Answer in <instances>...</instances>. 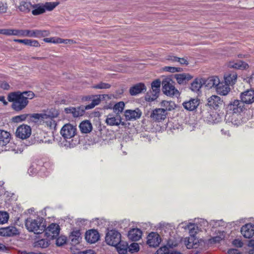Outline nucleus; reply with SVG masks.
Segmentation results:
<instances>
[{
  "label": "nucleus",
  "mask_w": 254,
  "mask_h": 254,
  "mask_svg": "<svg viewBox=\"0 0 254 254\" xmlns=\"http://www.w3.org/2000/svg\"><path fill=\"white\" fill-rule=\"evenodd\" d=\"M25 225L29 232H34L35 234H42L45 230L46 225L40 218H28L25 220Z\"/></svg>",
  "instance_id": "1"
},
{
  "label": "nucleus",
  "mask_w": 254,
  "mask_h": 254,
  "mask_svg": "<svg viewBox=\"0 0 254 254\" xmlns=\"http://www.w3.org/2000/svg\"><path fill=\"white\" fill-rule=\"evenodd\" d=\"M34 93L31 91H17V112L24 109L28 105L29 100L33 99Z\"/></svg>",
  "instance_id": "2"
},
{
  "label": "nucleus",
  "mask_w": 254,
  "mask_h": 254,
  "mask_svg": "<svg viewBox=\"0 0 254 254\" xmlns=\"http://www.w3.org/2000/svg\"><path fill=\"white\" fill-rule=\"evenodd\" d=\"M50 35V32L46 30H17V35L40 38Z\"/></svg>",
  "instance_id": "3"
},
{
  "label": "nucleus",
  "mask_w": 254,
  "mask_h": 254,
  "mask_svg": "<svg viewBox=\"0 0 254 254\" xmlns=\"http://www.w3.org/2000/svg\"><path fill=\"white\" fill-rule=\"evenodd\" d=\"M121 234L116 230L109 231L106 235L105 241L109 245L115 246L120 242Z\"/></svg>",
  "instance_id": "4"
},
{
  "label": "nucleus",
  "mask_w": 254,
  "mask_h": 254,
  "mask_svg": "<svg viewBox=\"0 0 254 254\" xmlns=\"http://www.w3.org/2000/svg\"><path fill=\"white\" fill-rule=\"evenodd\" d=\"M163 90L164 93L168 96L178 95L179 92L176 89L174 82L170 79H165L162 81Z\"/></svg>",
  "instance_id": "5"
},
{
  "label": "nucleus",
  "mask_w": 254,
  "mask_h": 254,
  "mask_svg": "<svg viewBox=\"0 0 254 254\" xmlns=\"http://www.w3.org/2000/svg\"><path fill=\"white\" fill-rule=\"evenodd\" d=\"M76 127L70 124L64 125L61 130V134L65 139L72 138L76 134Z\"/></svg>",
  "instance_id": "6"
},
{
  "label": "nucleus",
  "mask_w": 254,
  "mask_h": 254,
  "mask_svg": "<svg viewBox=\"0 0 254 254\" xmlns=\"http://www.w3.org/2000/svg\"><path fill=\"white\" fill-rule=\"evenodd\" d=\"M105 123L110 126H119L120 125L124 126L125 123L122 121L120 115L109 114L106 119Z\"/></svg>",
  "instance_id": "7"
},
{
  "label": "nucleus",
  "mask_w": 254,
  "mask_h": 254,
  "mask_svg": "<svg viewBox=\"0 0 254 254\" xmlns=\"http://www.w3.org/2000/svg\"><path fill=\"white\" fill-rule=\"evenodd\" d=\"M60 227L56 223H52L47 229L45 228V235L48 238L54 239L57 238L60 233Z\"/></svg>",
  "instance_id": "8"
},
{
  "label": "nucleus",
  "mask_w": 254,
  "mask_h": 254,
  "mask_svg": "<svg viewBox=\"0 0 254 254\" xmlns=\"http://www.w3.org/2000/svg\"><path fill=\"white\" fill-rule=\"evenodd\" d=\"M240 98L243 104H252L254 102V90H247L240 94Z\"/></svg>",
  "instance_id": "9"
},
{
  "label": "nucleus",
  "mask_w": 254,
  "mask_h": 254,
  "mask_svg": "<svg viewBox=\"0 0 254 254\" xmlns=\"http://www.w3.org/2000/svg\"><path fill=\"white\" fill-rule=\"evenodd\" d=\"M228 109L233 113H240L245 109V106L241 100H234L229 104Z\"/></svg>",
  "instance_id": "10"
},
{
  "label": "nucleus",
  "mask_w": 254,
  "mask_h": 254,
  "mask_svg": "<svg viewBox=\"0 0 254 254\" xmlns=\"http://www.w3.org/2000/svg\"><path fill=\"white\" fill-rule=\"evenodd\" d=\"M31 134V128L29 126L23 124L17 128V136L24 139L28 138Z\"/></svg>",
  "instance_id": "11"
},
{
  "label": "nucleus",
  "mask_w": 254,
  "mask_h": 254,
  "mask_svg": "<svg viewBox=\"0 0 254 254\" xmlns=\"http://www.w3.org/2000/svg\"><path fill=\"white\" fill-rule=\"evenodd\" d=\"M194 223H190L188 230L190 235L195 236L198 230V226L197 223L200 224V226L205 227L208 224V222L203 219H195Z\"/></svg>",
  "instance_id": "12"
},
{
  "label": "nucleus",
  "mask_w": 254,
  "mask_h": 254,
  "mask_svg": "<svg viewBox=\"0 0 254 254\" xmlns=\"http://www.w3.org/2000/svg\"><path fill=\"white\" fill-rule=\"evenodd\" d=\"M241 232L243 237L247 239H250L254 236V224L247 223L243 226L241 229Z\"/></svg>",
  "instance_id": "13"
},
{
  "label": "nucleus",
  "mask_w": 254,
  "mask_h": 254,
  "mask_svg": "<svg viewBox=\"0 0 254 254\" xmlns=\"http://www.w3.org/2000/svg\"><path fill=\"white\" fill-rule=\"evenodd\" d=\"M106 98L111 99V96L107 94L96 95L93 96L91 100L92 102L90 104L85 106L86 110H89L93 108L96 106L99 105L101 100Z\"/></svg>",
  "instance_id": "14"
},
{
  "label": "nucleus",
  "mask_w": 254,
  "mask_h": 254,
  "mask_svg": "<svg viewBox=\"0 0 254 254\" xmlns=\"http://www.w3.org/2000/svg\"><path fill=\"white\" fill-rule=\"evenodd\" d=\"M199 103L200 101L198 98H191L189 100L183 102V106L188 111H193L197 108Z\"/></svg>",
  "instance_id": "15"
},
{
  "label": "nucleus",
  "mask_w": 254,
  "mask_h": 254,
  "mask_svg": "<svg viewBox=\"0 0 254 254\" xmlns=\"http://www.w3.org/2000/svg\"><path fill=\"white\" fill-rule=\"evenodd\" d=\"M147 244L152 247H157L161 242L160 236L156 233L152 232L147 236Z\"/></svg>",
  "instance_id": "16"
},
{
  "label": "nucleus",
  "mask_w": 254,
  "mask_h": 254,
  "mask_svg": "<svg viewBox=\"0 0 254 254\" xmlns=\"http://www.w3.org/2000/svg\"><path fill=\"white\" fill-rule=\"evenodd\" d=\"M167 116V112L161 108H157L153 110L151 114L150 117L153 120L160 122L164 120Z\"/></svg>",
  "instance_id": "17"
},
{
  "label": "nucleus",
  "mask_w": 254,
  "mask_h": 254,
  "mask_svg": "<svg viewBox=\"0 0 254 254\" xmlns=\"http://www.w3.org/2000/svg\"><path fill=\"white\" fill-rule=\"evenodd\" d=\"M142 114L141 111L137 108L135 110H127L125 112V116L127 121L135 120L139 119Z\"/></svg>",
  "instance_id": "18"
},
{
  "label": "nucleus",
  "mask_w": 254,
  "mask_h": 254,
  "mask_svg": "<svg viewBox=\"0 0 254 254\" xmlns=\"http://www.w3.org/2000/svg\"><path fill=\"white\" fill-rule=\"evenodd\" d=\"M223 100L217 95H212L207 99V105L210 108L216 109L222 105Z\"/></svg>",
  "instance_id": "19"
},
{
  "label": "nucleus",
  "mask_w": 254,
  "mask_h": 254,
  "mask_svg": "<svg viewBox=\"0 0 254 254\" xmlns=\"http://www.w3.org/2000/svg\"><path fill=\"white\" fill-rule=\"evenodd\" d=\"M85 110V106H82L77 108H67L65 109V111L67 114H71L74 117H78L82 116Z\"/></svg>",
  "instance_id": "20"
},
{
  "label": "nucleus",
  "mask_w": 254,
  "mask_h": 254,
  "mask_svg": "<svg viewBox=\"0 0 254 254\" xmlns=\"http://www.w3.org/2000/svg\"><path fill=\"white\" fill-rule=\"evenodd\" d=\"M85 238L86 240L91 244L95 243L99 238L98 232L95 230H90L86 232Z\"/></svg>",
  "instance_id": "21"
},
{
  "label": "nucleus",
  "mask_w": 254,
  "mask_h": 254,
  "mask_svg": "<svg viewBox=\"0 0 254 254\" xmlns=\"http://www.w3.org/2000/svg\"><path fill=\"white\" fill-rule=\"evenodd\" d=\"M174 76L179 84H186L192 78L190 74L187 73L176 74Z\"/></svg>",
  "instance_id": "22"
},
{
  "label": "nucleus",
  "mask_w": 254,
  "mask_h": 254,
  "mask_svg": "<svg viewBox=\"0 0 254 254\" xmlns=\"http://www.w3.org/2000/svg\"><path fill=\"white\" fill-rule=\"evenodd\" d=\"M142 234V231L139 229L133 228L128 232V237L132 241H136L141 238Z\"/></svg>",
  "instance_id": "23"
},
{
  "label": "nucleus",
  "mask_w": 254,
  "mask_h": 254,
  "mask_svg": "<svg viewBox=\"0 0 254 254\" xmlns=\"http://www.w3.org/2000/svg\"><path fill=\"white\" fill-rule=\"evenodd\" d=\"M198 240L195 238V236L190 235L186 237L184 240V243L188 249L195 248L197 246Z\"/></svg>",
  "instance_id": "24"
},
{
  "label": "nucleus",
  "mask_w": 254,
  "mask_h": 254,
  "mask_svg": "<svg viewBox=\"0 0 254 254\" xmlns=\"http://www.w3.org/2000/svg\"><path fill=\"white\" fill-rule=\"evenodd\" d=\"M237 74L234 71L226 73L224 75L225 83L227 85H232L237 80Z\"/></svg>",
  "instance_id": "25"
},
{
  "label": "nucleus",
  "mask_w": 254,
  "mask_h": 254,
  "mask_svg": "<svg viewBox=\"0 0 254 254\" xmlns=\"http://www.w3.org/2000/svg\"><path fill=\"white\" fill-rule=\"evenodd\" d=\"M16 234V228L13 226L0 228V236L10 237Z\"/></svg>",
  "instance_id": "26"
},
{
  "label": "nucleus",
  "mask_w": 254,
  "mask_h": 254,
  "mask_svg": "<svg viewBox=\"0 0 254 254\" xmlns=\"http://www.w3.org/2000/svg\"><path fill=\"white\" fill-rule=\"evenodd\" d=\"M29 123H37L39 122L40 124H42L44 117L46 116V113L29 114Z\"/></svg>",
  "instance_id": "27"
},
{
  "label": "nucleus",
  "mask_w": 254,
  "mask_h": 254,
  "mask_svg": "<svg viewBox=\"0 0 254 254\" xmlns=\"http://www.w3.org/2000/svg\"><path fill=\"white\" fill-rule=\"evenodd\" d=\"M216 90L219 94L225 96L230 92V88L229 86L225 83L220 82L219 81V83L218 84Z\"/></svg>",
  "instance_id": "28"
},
{
  "label": "nucleus",
  "mask_w": 254,
  "mask_h": 254,
  "mask_svg": "<svg viewBox=\"0 0 254 254\" xmlns=\"http://www.w3.org/2000/svg\"><path fill=\"white\" fill-rule=\"evenodd\" d=\"M220 80L217 76H212L208 78L207 80L204 79V83L205 86L208 88H211L215 87L216 88L218 84L219 83Z\"/></svg>",
  "instance_id": "29"
},
{
  "label": "nucleus",
  "mask_w": 254,
  "mask_h": 254,
  "mask_svg": "<svg viewBox=\"0 0 254 254\" xmlns=\"http://www.w3.org/2000/svg\"><path fill=\"white\" fill-rule=\"evenodd\" d=\"M10 140V134L9 132L0 129V146L6 145Z\"/></svg>",
  "instance_id": "30"
},
{
  "label": "nucleus",
  "mask_w": 254,
  "mask_h": 254,
  "mask_svg": "<svg viewBox=\"0 0 254 254\" xmlns=\"http://www.w3.org/2000/svg\"><path fill=\"white\" fill-rule=\"evenodd\" d=\"M204 83V79L196 78L191 83L190 88L193 92H197Z\"/></svg>",
  "instance_id": "31"
},
{
  "label": "nucleus",
  "mask_w": 254,
  "mask_h": 254,
  "mask_svg": "<svg viewBox=\"0 0 254 254\" xmlns=\"http://www.w3.org/2000/svg\"><path fill=\"white\" fill-rule=\"evenodd\" d=\"M160 106L162 107L161 109L164 110L165 112L171 111L176 107L175 102L172 101H162L160 103Z\"/></svg>",
  "instance_id": "32"
},
{
  "label": "nucleus",
  "mask_w": 254,
  "mask_h": 254,
  "mask_svg": "<svg viewBox=\"0 0 254 254\" xmlns=\"http://www.w3.org/2000/svg\"><path fill=\"white\" fill-rule=\"evenodd\" d=\"M228 66L231 68L239 69H245L249 67L248 64L241 61L237 62H230L228 64Z\"/></svg>",
  "instance_id": "33"
},
{
  "label": "nucleus",
  "mask_w": 254,
  "mask_h": 254,
  "mask_svg": "<svg viewBox=\"0 0 254 254\" xmlns=\"http://www.w3.org/2000/svg\"><path fill=\"white\" fill-rule=\"evenodd\" d=\"M53 118V116L49 113H46V116L44 117V119L43 120L42 124H45V125L50 128H55L56 124Z\"/></svg>",
  "instance_id": "34"
},
{
  "label": "nucleus",
  "mask_w": 254,
  "mask_h": 254,
  "mask_svg": "<svg viewBox=\"0 0 254 254\" xmlns=\"http://www.w3.org/2000/svg\"><path fill=\"white\" fill-rule=\"evenodd\" d=\"M17 42L22 43L25 45L34 47H39L40 44L37 40L34 39H17Z\"/></svg>",
  "instance_id": "35"
},
{
  "label": "nucleus",
  "mask_w": 254,
  "mask_h": 254,
  "mask_svg": "<svg viewBox=\"0 0 254 254\" xmlns=\"http://www.w3.org/2000/svg\"><path fill=\"white\" fill-rule=\"evenodd\" d=\"M120 254H126L128 249V244L126 242L121 240L120 242L115 246Z\"/></svg>",
  "instance_id": "36"
},
{
  "label": "nucleus",
  "mask_w": 254,
  "mask_h": 254,
  "mask_svg": "<svg viewBox=\"0 0 254 254\" xmlns=\"http://www.w3.org/2000/svg\"><path fill=\"white\" fill-rule=\"evenodd\" d=\"M144 90H145L144 84L138 83L130 88L129 93L131 95H136L141 93Z\"/></svg>",
  "instance_id": "37"
},
{
  "label": "nucleus",
  "mask_w": 254,
  "mask_h": 254,
  "mask_svg": "<svg viewBox=\"0 0 254 254\" xmlns=\"http://www.w3.org/2000/svg\"><path fill=\"white\" fill-rule=\"evenodd\" d=\"M79 128L82 133H86L92 130V126L89 121H85L80 123Z\"/></svg>",
  "instance_id": "38"
},
{
  "label": "nucleus",
  "mask_w": 254,
  "mask_h": 254,
  "mask_svg": "<svg viewBox=\"0 0 254 254\" xmlns=\"http://www.w3.org/2000/svg\"><path fill=\"white\" fill-rule=\"evenodd\" d=\"M32 5L30 2L22 1L20 2L18 8L21 11L28 13L30 11Z\"/></svg>",
  "instance_id": "39"
},
{
  "label": "nucleus",
  "mask_w": 254,
  "mask_h": 254,
  "mask_svg": "<svg viewBox=\"0 0 254 254\" xmlns=\"http://www.w3.org/2000/svg\"><path fill=\"white\" fill-rule=\"evenodd\" d=\"M32 8H34L32 11L34 15L41 14L45 12L43 5L40 3L33 4Z\"/></svg>",
  "instance_id": "40"
},
{
  "label": "nucleus",
  "mask_w": 254,
  "mask_h": 254,
  "mask_svg": "<svg viewBox=\"0 0 254 254\" xmlns=\"http://www.w3.org/2000/svg\"><path fill=\"white\" fill-rule=\"evenodd\" d=\"M81 233L79 230L73 231L70 236L71 242L74 244H78L79 242Z\"/></svg>",
  "instance_id": "41"
},
{
  "label": "nucleus",
  "mask_w": 254,
  "mask_h": 254,
  "mask_svg": "<svg viewBox=\"0 0 254 254\" xmlns=\"http://www.w3.org/2000/svg\"><path fill=\"white\" fill-rule=\"evenodd\" d=\"M40 167V165H38L36 162H33L28 170V173L30 176L35 175Z\"/></svg>",
  "instance_id": "42"
},
{
  "label": "nucleus",
  "mask_w": 254,
  "mask_h": 254,
  "mask_svg": "<svg viewBox=\"0 0 254 254\" xmlns=\"http://www.w3.org/2000/svg\"><path fill=\"white\" fill-rule=\"evenodd\" d=\"M50 244V241L47 238L41 239L35 244V247L41 248H46Z\"/></svg>",
  "instance_id": "43"
},
{
  "label": "nucleus",
  "mask_w": 254,
  "mask_h": 254,
  "mask_svg": "<svg viewBox=\"0 0 254 254\" xmlns=\"http://www.w3.org/2000/svg\"><path fill=\"white\" fill-rule=\"evenodd\" d=\"M159 92L151 90L147 92L145 100L148 102H151L155 100L158 97Z\"/></svg>",
  "instance_id": "44"
},
{
  "label": "nucleus",
  "mask_w": 254,
  "mask_h": 254,
  "mask_svg": "<svg viewBox=\"0 0 254 254\" xmlns=\"http://www.w3.org/2000/svg\"><path fill=\"white\" fill-rule=\"evenodd\" d=\"M125 105L124 102L122 101L116 103L113 107L114 112L116 114L120 115V113L123 112L125 108Z\"/></svg>",
  "instance_id": "45"
},
{
  "label": "nucleus",
  "mask_w": 254,
  "mask_h": 254,
  "mask_svg": "<svg viewBox=\"0 0 254 254\" xmlns=\"http://www.w3.org/2000/svg\"><path fill=\"white\" fill-rule=\"evenodd\" d=\"M167 60L173 62H178L181 64L188 65L189 64L186 59L184 58H179L174 56H169Z\"/></svg>",
  "instance_id": "46"
},
{
  "label": "nucleus",
  "mask_w": 254,
  "mask_h": 254,
  "mask_svg": "<svg viewBox=\"0 0 254 254\" xmlns=\"http://www.w3.org/2000/svg\"><path fill=\"white\" fill-rule=\"evenodd\" d=\"M209 225L212 228H216L219 227H224L225 225V223L222 220H212L209 222Z\"/></svg>",
  "instance_id": "47"
},
{
  "label": "nucleus",
  "mask_w": 254,
  "mask_h": 254,
  "mask_svg": "<svg viewBox=\"0 0 254 254\" xmlns=\"http://www.w3.org/2000/svg\"><path fill=\"white\" fill-rule=\"evenodd\" d=\"M9 214L5 211H0V224H4L7 222Z\"/></svg>",
  "instance_id": "48"
},
{
  "label": "nucleus",
  "mask_w": 254,
  "mask_h": 254,
  "mask_svg": "<svg viewBox=\"0 0 254 254\" xmlns=\"http://www.w3.org/2000/svg\"><path fill=\"white\" fill-rule=\"evenodd\" d=\"M59 3L56 2H47L43 4L44 9L48 11H51L54 9L58 5Z\"/></svg>",
  "instance_id": "49"
},
{
  "label": "nucleus",
  "mask_w": 254,
  "mask_h": 254,
  "mask_svg": "<svg viewBox=\"0 0 254 254\" xmlns=\"http://www.w3.org/2000/svg\"><path fill=\"white\" fill-rule=\"evenodd\" d=\"M7 99L9 102H13L12 108L16 110V92L10 93L8 96Z\"/></svg>",
  "instance_id": "50"
},
{
  "label": "nucleus",
  "mask_w": 254,
  "mask_h": 254,
  "mask_svg": "<svg viewBox=\"0 0 254 254\" xmlns=\"http://www.w3.org/2000/svg\"><path fill=\"white\" fill-rule=\"evenodd\" d=\"M164 70L172 73L180 72L182 71V68L180 67H176L172 66H165L163 67Z\"/></svg>",
  "instance_id": "51"
},
{
  "label": "nucleus",
  "mask_w": 254,
  "mask_h": 254,
  "mask_svg": "<svg viewBox=\"0 0 254 254\" xmlns=\"http://www.w3.org/2000/svg\"><path fill=\"white\" fill-rule=\"evenodd\" d=\"M43 41L46 43L54 44H59V42H61L60 38L58 37L46 38L43 39Z\"/></svg>",
  "instance_id": "52"
},
{
  "label": "nucleus",
  "mask_w": 254,
  "mask_h": 254,
  "mask_svg": "<svg viewBox=\"0 0 254 254\" xmlns=\"http://www.w3.org/2000/svg\"><path fill=\"white\" fill-rule=\"evenodd\" d=\"M160 83V81L159 80L154 81L151 84L152 90L159 92Z\"/></svg>",
  "instance_id": "53"
},
{
  "label": "nucleus",
  "mask_w": 254,
  "mask_h": 254,
  "mask_svg": "<svg viewBox=\"0 0 254 254\" xmlns=\"http://www.w3.org/2000/svg\"><path fill=\"white\" fill-rule=\"evenodd\" d=\"M111 87V85L106 83L100 82L99 84L95 85L93 86V88L95 89H108Z\"/></svg>",
  "instance_id": "54"
},
{
  "label": "nucleus",
  "mask_w": 254,
  "mask_h": 254,
  "mask_svg": "<svg viewBox=\"0 0 254 254\" xmlns=\"http://www.w3.org/2000/svg\"><path fill=\"white\" fill-rule=\"evenodd\" d=\"M15 30H11V29H0V34L5 35H15L16 33H15Z\"/></svg>",
  "instance_id": "55"
},
{
  "label": "nucleus",
  "mask_w": 254,
  "mask_h": 254,
  "mask_svg": "<svg viewBox=\"0 0 254 254\" xmlns=\"http://www.w3.org/2000/svg\"><path fill=\"white\" fill-rule=\"evenodd\" d=\"M66 238L64 236L59 237L56 240V244L58 246H61L66 243Z\"/></svg>",
  "instance_id": "56"
},
{
  "label": "nucleus",
  "mask_w": 254,
  "mask_h": 254,
  "mask_svg": "<svg viewBox=\"0 0 254 254\" xmlns=\"http://www.w3.org/2000/svg\"><path fill=\"white\" fill-rule=\"evenodd\" d=\"M129 252L134 253L139 251V246L137 243H132L128 246Z\"/></svg>",
  "instance_id": "57"
},
{
  "label": "nucleus",
  "mask_w": 254,
  "mask_h": 254,
  "mask_svg": "<svg viewBox=\"0 0 254 254\" xmlns=\"http://www.w3.org/2000/svg\"><path fill=\"white\" fill-rule=\"evenodd\" d=\"M29 114H24L20 115H17V123L24 121L27 119H29Z\"/></svg>",
  "instance_id": "58"
},
{
  "label": "nucleus",
  "mask_w": 254,
  "mask_h": 254,
  "mask_svg": "<svg viewBox=\"0 0 254 254\" xmlns=\"http://www.w3.org/2000/svg\"><path fill=\"white\" fill-rule=\"evenodd\" d=\"M169 254V249L166 246L161 247L156 252V254Z\"/></svg>",
  "instance_id": "59"
},
{
  "label": "nucleus",
  "mask_w": 254,
  "mask_h": 254,
  "mask_svg": "<svg viewBox=\"0 0 254 254\" xmlns=\"http://www.w3.org/2000/svg\"><path fill=\"white\" fill-rule=\"evenodd\" d=\"M223 239V237L220 236L214 237L209 240V243L211 244L219 243Z\"/></svg>",
  "instance_id": "60"
},
{
  "label": "nucleus",
  "mask_w": 254,
  "mask_h": 254,
  "mask_svg": "<svg viewBox=\"0 0 254 254\" xmlns=\"http://www.w3.org/2000/svg\"><path fill=\"white\" fill-rule=\"evenodd\" d=\"M249 246L251 248L249 250V254H254V240L250 241Z\"/></svg>",
  "instance_id": "61"
},
{
  "label": "nucleus",
  "mask_w": 254,
  "mask_h": 254,
  "mask_svg": "<svg viewBox=\"0 0 254 254\" xmlns=\"http://www.w3.org/2000/svg\"><path fill=\"white\" fill-rule=\"evenodd\" d=\"M191 222L184 221L179 224V226L185 230L188 229Z\"/></svg>",
  "instance_id": "62"
},
{
  "label": "nucleus",
  "mask_w": 254,
  "mask_h": 254,
  "mask_svg": "<svg viewBox=\"0 0 254 254\" xmlns=\"http://www.w3.org/2000/svg\"><path fill=\"white\" fill-rule=\"evenodd\" d=\"M233 244L238 248L242 247L243 246V243L239 239H235L233 241Z\"/></svg>",
  "instance_id": "63"
},
{
  "label": "nucleus",
  "mask_w": 254,
  "mask_h": 254,
  "mask_svg": "<svg viewBox=\"0 0 254 254\" xmlns=\"http://www.w3.org/2000/svg\"><path fill=\"white\" fill-rule=\"evenodd\" d=\"M0 87L3 89L8 90L10 86L7 83L3 82L0 84Z\"/></svg>",
  "instance_id": "64"
}]
</instances>
